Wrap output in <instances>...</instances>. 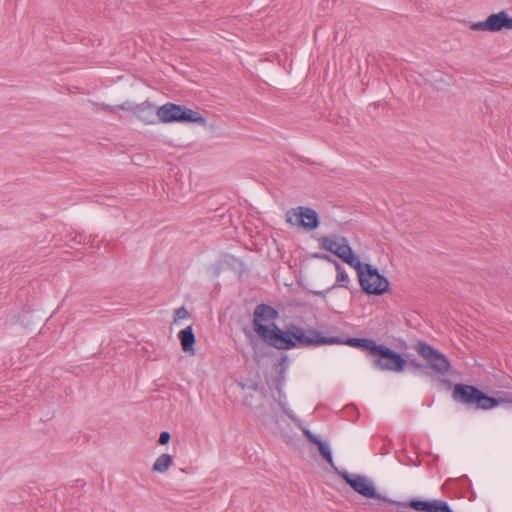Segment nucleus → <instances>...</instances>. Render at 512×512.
<instances>
[{"instance_id": "nucleus-5", "label": "nucleus", "mask_w": 512, "mask_h": 512, "mask_svg": "<svg viewBox=\"0 0 512 512\" xmlns=\"http://www.w3.org/2000/svg\"><path fill=\"white\" fill-rule=\"evenodd\" d=\"M370 356L372 357L373 366L381 371L399 373L404 370L407 364V361L401 354L385 345H378L377 343L373 347Z\"/></svg>"}, {"instance_id": "nucleus-15", "label": "nucleus", "mask_w": 512, "mask_h": 512, "mask_svg": "<svg viewBox=\"0 0 512 512\" xmlns=\"http://www.w3.org/2000/svg\"><path fill=\"white\" fill-rule=\"evenodd\" d=\"M340 341L341 342L339 344H345L351 347L367 350L369 354H371L373 347L376 344L374 340L366 338H348L347 340H343L340 338Z\"/></svg>"}, {"instance_id": "nucleus-22", "label": "nucleus", "mask_w": 512, "mask_h": 512, "mask_svg": "<svg viewBox=\"0 0 512 512\" xmlns=\"http://www.w3.org/2000/svg\"><path fill=\"white\" fill-rule=\"evenodd\" d=\"M133 107L134 106H131L129 103H124V104L117 106V108H119L121 110H132V111H133Z\"/></svg>"}, {"instance_id": "nucleus-7", "label": "nucleus", "mask_w": 512, "mask_h": 512, "mask_svg": "<svg viewBox=\"0 0 512 512\" xmlns=\"http://www.w3.org/2000/svg\"><path fill=\"white\" fill-rule=\"evenodd\" d=\"M414 348L434 373L444 376L449 372L451 368L449 359L433 346L424 341H419Z\"/></svg>"}, {"instance_id": "nucleus-1", "label": "nucleus", "mask_w": 512, "mask_h": 512, "mask_svg": "<svg viewBox=\"0 0 512 512\" xmlns=\"http://www.w3.org/2000/svg\"><path fill=\"white\" fill-rule=\"evenodd\" d=\"M322 249L334 254L356 270L360 286L368 294L381 295L389 288V281L379 271L367 263H362L353 252L348 240L338 234L319 238Z\"/></svg>"}, {"instance_id": "nucleus-17", "label": "nucleus", "mask_w": 512, "mask_h": 512, "mask_svg": "<svg viewBox=\"0 0 512 512\" xmlns=\"http://www.w3.org/2000/svg\"><path fill=\"white\" fill-rule=\"evenodd\" d=\"M335 268L337 271V277H336V283L333 286L334 287H347L348 282V275L346 274L345 270L342 268V266L335 262Z\"/></svg>"}, {"instance_id": "nucleus-12", "label": "nucleus", "mask_w": 512, "mask_h": 512, "mask_svg": "<svg viewBox=\"0 0 512 512\" xmlns=\"http://www.w3.org/2000/svg\"><path fill=\"white\" fill-rule=\"evenodd\" d=\"M157 109L152 103L145 101L133 107V114L146 124H154L156 122Z\"/></svg>"}, {"instance_id": "nucleus-19", "label": "nucleus", "mask_w": 512, "mask_h": 512, "mask_svg": "<svg viewBox=\"0 0 512 512\" xmlns=\"http://www.w3.org/2000/svg\"><path fill=\"white\" fill-rule=\"evenodd\" d=\"M188 317L189 312L187 311V309L184 307H180L175 311L174 322H178L179 320L182 319H187Z\"/></svg>"}, {"instance_id": "nucleus-23", "label": "nucleus", "mask_w": 512, "mask_h": 512, "mask_svg": "<svg viewBox=\"0 0 512 512\" xmlns=\"http://www.w3.org/2000/svg\"><path fill=\"white\" fill-rule=\"evenodd\" d=\"M408 364L411 365L414 368H417V369H420V368L423 367L422 364H420L416 360H411V361L408 362Z\"/></svg>"}, {"instance_id": "nucleus-4", "label": "nucleus", "mask_w": 512, "mask_h": 512, "mask_svg": "<svg viewBox=\"0 0 512 512\" xmlns=\"http://www.w3.org/2000/svg\"><path fill=\"white\" fill-rule=\"evenodd\" d=\"M452 398L457 403L482 410H490L491 406L495 404L492 397L475 386L462 383L454 385Z\"/></svg>"}, {"instance_id": "nucleus-21", "label": "nucleus", "mask_w": 512, "mask_h": 512, "mask_svg": "<svg viewBox=\"0 0 512 512\" xmlns=\"http://www.w3.org/2000/svg\"><path fill=\"white\" fill-rule=\"evenodd\" d=\"M171 436L168 432L164 431L160 434V437H159V443L161 445H165L169 442Z\"/></svg>"}, {"instance_id": "nucleus-11", "label": "nucleus", "mask_w": 512, "mask_h": 512, "mask_svg": "<svg viewBox=\"0 0 512 512\" xmlns=\"http://www.w3.org/2000/svg\"><path fill=\"white\" fill-rule=\"evenodd\" d=\"M391 502L392 504H397L404 508L411 507L422 512H453L449 505L443 500L424 501L413 499L408 504L396 501Z\"/></svg>"}, {"instance_id": "nucleus-6", "label": "nucleus", "mask_w": 512, "mask_h": 512, "mask_svg": "<svg viewBox=\"0 0 512 512\" xmlns=\"http://www.w3.org/2000/svg\"><path fill=\"white\" fill-rule=\"evenodd\" d=\"M157 117L163 123L170 122H193L202 125L206 124V119L198 112L173 103H166L157 109Z\"/></svg>"}, {"instance_id": "nucleus-16", "label": "nucleus", "mask_w": 512, "mask_h": 512, "mask_svg": "<svg viewBox=\"0 0 512 512\" xmlns=\"http://www.w3.org/2000/svg\"><path fill=\"white\" fill-rule=\"evenodd\" d=\"M173 464V458L171 455L165 453L160 455L152 466V471L158 473H165Z\"/></svg>"}, {"instance_id": "nucleus-24", "label": "nucleus", "mask_w": 512, "mask_h": 512, "mask_svg": "<svg viewBox=\"0 0 512 512\" xmlns=\"http://www.w3.org/2000/svg\"><path fill=\"white\" fill-rule=\"evenodd\" d=\"M101 107L105 108V109L107 108V109H109L110 112H113V108L110 106H106L105 104H102Z\"/></svg>"}, {"instance_id": "nucleus-9", "label": "nucleus", "mask_w": 512, "mask_h": 512, "mask_svg": "<svg viewBox=\"0 0 512 512\" xmlns=\"http://www.w3.org/2000/svg\"><path fill=\"white\" fill-rule=\"evenodd\" d=\"M470 29L489 32H499L503 29L512 30V17L505 11H501L489 15L485 21L471 24Z\"/></svg>"}, {"instance_id": "nucleus-20", "label": "nucleus", "mask_w": 512, "mask_h": 512, "mask_svg": "<svg viewBox=\"0 0 512 512\" xmlns=\"http://www.w3.org/2000/svg\"><path fill=\"white\" fill-rule=\"evenodd\" d=\"M315 258L317 259H320V260H324V261H327V262H330L332 264L335 265V262H337L335 259H333L330 255L328 254H320V253H317L314 255Z\"/></svg>"}, {"instance_id": "nucleus-2", "label": "nucleus", "mask_w": 512, "mask_h": 512, "mask_svg": "<svg viewBox=\"0 0 512 512\" xmlns=\"http://www.w3.org/2000/svg\"><path fill=\"white\" fill-rule=\"evenodd\" d=\"M278 336H280L283 341H276L271 347L280 350H289L296 347L331 345L341 342L339 337H325L316 329H305L297 325H291L285 331L280 330Z\"/></svg>"}, {"instance_id": "nucleus-8", "label": "nucleus", "mask_w": 512, "mask_h": 512, "mask_svg": "<svg viewBox=\"0 0 512 512\" xmlns=\"http://www.w3.org/2000/svg\"><path fill=\"white\" fill-rule=\"evenodd\" d=\"M286 220L289 224L308 231L317 228L319 225L317 212L311 208L302 206L288 210Z\"/></svg>"}, {"instance_id": "nucleus-10", "label": "nucleus", "mask_w": 512, "mask_h": 512, "mask_svg": "<svg viewBox=\"0 0 512 512\" xmlns=\"http://www.w3.org/2000/svg\"><path fill=\"white\" fill-rule=\"evenodd\" d=\"M341 476L357 493L363 495L364 497L382 499L392 503V500L382 498L376 493L373 484L366 476L349 474L348 472H343Z\"/></svg>"}, {"instance_id": "nucleus-18", "label": "nucleus", "mask_w": 512, "mask_h": 512, "mask_svg": "<svg viewBox=\"0 0 512 512\" xmlns=\"http://www.w3.org/2000/svg\"><path fill=\"white\" fill-rule=\"evenodd\" d=\"M492 400L495 402V404L491 406V409H493L503 403H512V393H510V392L502 393L498 397H492Z\"/></svg>"}, {"instance_id": "nucleus-14", "label": "nucleus", "mask_w": 512, "mask_h": 512, "mask_svg": "<svg viewBox=\"0 0 512 512\" xmlns=\"http://www.w3.org/2000/svg\"><path fill=\"white\" fill-rule=\"evenodd\" d=\"M178 337L181 342V347L183 351L191 355H194L195 335L193 333L192 326H188L185 329L181 330L178 334Z\"/></svg>"}, {"instance_id": "nucleus-3", "label": "nucleus", "mask_w": 512, "mask_h": 512, "mask_svg": "<svg viewBox=\"0 0 512 512\" xmlns=\"http://www.w3.org/2000/svg\"><path fill=\"white\" fill-rule=\"evenodd\" d=\"M278 312L269 305H257L253 313V328L257 335L269 346L276 341H283L278 336L279 329L274 320L277 318Z\"/></svg>"}, {"instance_id": "nucleus-13", "label": "nucleus", "mask_w": 512, "mask_h": 512, "mask_svg": "<svg viewBox=\"0 0 512 512\" xmlns=\"http://www.w3.org/2000/svg\"><path fill=\"white\" fill-rule=\"evenodd\" d=\"M303 434L305 437L313 444L317 445L318 450L321 454V456L327 461V463L332 467L335 468L334 461L332 458V453L329 448L324 442H322L316 435H314L310 430L307 428L302 429Z\"/></svg>"}]
</instances>
